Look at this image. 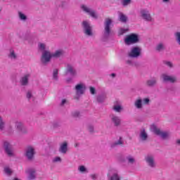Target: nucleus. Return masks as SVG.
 I'll return each mask as SVG.
<instances>
[{
	"instance_id": "49",
	"label": "nucleus",
	"mask_w": 180,
	"mask_h": 180,
	"mask_svg": "<svg viewBox=\"0 0 180 180\" xmlns=\"http://www.w3.org/2000/svg\"><path fill=\"white\" fill-rule=\"evenodd\" d=\"M143 103L144 105H148V103H150V98H143Z\"/></svg>"
},
{
	"instance_id": "42",
	"label": "nucleus",
	"mask_w": 180,
	"mask_h": 180,
	"mask_svg": "<svg viewBox=\"0 0 180 180\" xmlns=\"http://www.w3.org/2000/svg\"><path fill=\"white\" fill-rule=\"evenodd\" d=\"M122 4L123 6H127V5L131 4V0H122Z\"/></svg>"
},
{
	"instance_id": "32",
	"label": "nucleus",
	"mask_w": 180,
	"mask_h": 180,
	"mask_svg": "<svg viewBox=\"0 0 180 180\" xmlns=\"http://www.w3.org/2000/svg\"><path fill=\"white\" fill-rule=\"evenodd\" d=\"M53 79L58 81V69H54L53 71Z\"/></svg>"
},
{
	"instance_id": "5",
	"label": "nucleus",
	"mask_w": 180,
	"mask_h": 180,
	"mask_svg": "<svg viewBox=\"0 0 180 180\" xmlns=\"http://www.w3.org/2000/svg\"><path fill=\"white\" fill-rule=\"evenodd\" d=\"M124 43L127 46H130L131 44H137V43H140V38L139 37V34L132 33L127 36L124 39Z\"/></svg>"
},
{
	"instance_id": "34",
	"label": "nucleus",
	"mask_w": 180,
	"mask_h": 180,
	"mask_svg": "<svg viewBox=\"0 0 180 180\" xmlns=\"http://www.w3.org/2000/svg\"><path fill=\"white\" fill-rule=\"evenodd\" d=\"M5 129V121L2 119V117L0 116V131H4Z\"/></svg>"
},
{
	"instance_id": "29",
	"label": "nucleus",
	"mask_w": 180,
	"mask_h": 180,
	"mask_svg": "<svg viewBox=\"0 0 180 180\" xmlns=\"http://www.w3.org/2000/svg\"><path fill=\"white\" fill-rule=\"evenodd\" d=\"M126 160L128 162V164L133 165L136 162V159L131 155H129L128 156L126 157Z\"/></svg>"
},
{
	"instance_id": "56",
	"label": "nucleus",
	"mask_w": 180,
	"mask_h": 180,
	"mask_svg": "<svg viewBox=\"0 0 180 180\" xmlns=\"http://www.w3.org/2000/svg\"><path fill=\"white\" fill-rule=\"evenodd\" d=\"M122 155H120L119 160H120V161H122V162H124L125 160L124 158L122 159Z\"/></svg>"
},
{
	"instance_id": "30",
	"label": "nucleus",
	"mask_w": 180,
	"mask_h": 180,
	"mask_svg": "<svg viewBox=\"0 0 180 180\" xmlns=\"http://www.w3.org/2000/svg\"><path fill=\"white\" fill-rule=\"evenodd\" d=\"M72 117L77 119V117H81V112L79 110H75L71 112Z\"/></svg>"
},
{
	"instance_id": "39",
	"label": "nucleus",
	"mask_w": 180,
	"mask_h": 180,
	"mask_svg": "<svg viewBox=\"0 0 180 180\" xmlns=\"http://www.w3.org/2000/svg\"><path fill=\"white\" fill-rule=\"evenodd\" d=\"M26 98L28 99V101H30L31 99H33L34 98L33 96V94L32 93V91H28L26 94Z\"/></svg>"
},
{
	"instance_id": "16",
	"label": "nucleus",
	"mask_w": 180,
	"mask_h": 180,
	"mask_svg": "<svg viewBox=\"0 0 180 180\" xmlns=\"http://www.w3.org/2000/svg\"><path fill=\"white\" fill-rule=\"evenodd\" d=\"M111 122L115 127H119V126L122 124V120L120 119V117L115 115H111Z\"/></svg>"
},
{
	"instance_id": "44",
	"label": "nucleus",
	"mask_w": 180,
	"mask_h": 180,
	"mask_svg": "<svg viewBox=\"0 0 180 180\" xmlns=\"http://www.w3.org/2000/svg\"><path fill=\"white\" fill-rule=\"evenodd\" d=\"M52 126H53V129H58V127H61V125L58 122H54L52 124Z\"/></svg>"
},
{
	"instance_id": "61",
	"label": "nucleus",
	"mask_w": 180,
	"mask_h": 180,
	"mask_svg": "<svg viewBox=\"0 0 180 180\" xmlns=\"http://www.w3.org/2000/svg\"><path fill=\"white\" fill-rule=\"evenodd\" d=\"M13 180H20V179H19L18 178L15 177Z\"/></svg>"
},
{
	"instance_id": "3",
	"label": "nucleus",
	"mask_w": 180,
	"mask_h": 180,
	"mask_svg": "<svg viewBox=\"0 0 180 180\" xmlns=\"http://www.w3.org/2000/svg\"><path fill=\"white\" fill-rule=\"evenodd\" d=\"M75 91L76 95L74 96V99L75 101H79L81 96H82V95L85 94V91H86V86L82 83L77 84L75 86Z\"/></svg>"
},
{
	"instance_id": "55",
	"label": "nucleus",
	"mask_w": 180,
	"mask_h": 180,
	"mask_svg": "<svg viewBox=\"0 0 180 180\" xmlns=\"http://www.w3.org/2000/svg\"><path fill=\"white\" fill-rule=\"evenodd\" d=\"M176 144L177 146H180V139H176Z\"/></svg>"
},
{
	"instance_id": "35",
	"label": "nucleus",
	"mask_w": 180,
	"mask_h": 180,
	"mask_svg": "<svg viewBox=\"0 0 180 180\" xmlns=\"http://www.w3.org/2000/svg\"><path fill=\"white\" fill-rule=\"evenodd\" d=\"M25 125L22 122H15V127L18 130V131H20L22 128L24 127Z\"/></svg>"
},
{
	"instance_id": "54",
	"label": "nucleus",
	"mask_w": 180,
	"mask_h": 180,
	"mask_svg": "<svg viewBox=\"0 0 180 180\" xmlns=\"http://www.w3.org/2000/svg\"><path fill=\"white\" fill-rule=\"evenodd\" d=\"M72 81V78H71V77H68L66 79V82L68 84H70Z\"/></svg>"
},
{
	"instance_id": "6",
	"label": "nucleus",
	"mask_w": 180,
	"mask_h": 180,
	"mask_svg": "<svg viewBox=\"0 0 180 180\" xmlns=\"http://www.w3.org/2000/svg\"><path fill=\"white\" fill-rule=\"evenodd\" d=\"M129 58H139L141 56V48L139 46H133L130 51L127 54Z\"/></svg>"
},
{
	"instance_id": "57",
	"label": "nucleus",
	"mask_w": 180,
	"mask_h": 180,
	"mask_svg": "<svg viewBox=\"0 0 180 180\" xmlns=\"http://www.w3.org/2000/svg\"><path fill=\"white\" fill-rule=\"evenodd\" d=\"M54 146H49V150H50V151H53V150H54Z\"/></svg>"
},
{
	"instance_id": "26",
	"label": "nucleus",
	"mask_w": 180,
	"mask_h": 180,
	"mask_svg": "<svg viewBox=\"0 0 180 180\" xmlns=\"http://www.w3.org/2000/svg\"><path fill=\"white\" fill-rule=\"evenodd\" d=\"M117 146H123V140L120 137L118 141H115L110 144V148H116Z\"/></svg>"
},
{
	"instance_id": "51",
	"label": "nucleus",
	"mask_w": 180,
	"mask_h": 180,
	"mask_svg": "<svg viewBox=\"0 0 180 180\" xmlns=\"http://www.w3.org/2000/svg\"><path fill=\"white\" fill-rule=\"evenodd\" d=\"M128 30H126V29H123L122 28L120 30V34H124V33H126V32H127Z\"/></svg>"
},
{
	"instance_id": "41",
	"label": "nucleus",
	"mask_w": 180,
	"mask_h": 180,
	"mask_svg": "<svg viewBox=\"0 0 180 180\" xmlns=\"http://www.w3.org/2000/svg\"><path fill=\"white\" fill-rule=\"evenodd\" d=\"M78 171H79V172H86V167H85V166L84 165H81L78 167Z\"/></svg>"
},
{
	"instance_id": "33",
	"label": "nucleus",
	"mask_w": 180,
	"mask_h": 180,
	"mask_svg": "<svg viewBox=\"0 0 180 180\" xmlns=\"http://www.w3.org/2000/svg\"><path fill=\"white\" fill-rule=\"evenodd\" d=\"M18 16L20 20H22L23 22H26V20H27V16H26V15L23 14L22 12H18Z\"/></svg>"
},
{
	"instance_id": "14",
	"label": "nucleus",
	"mask_w": 180,
	"mask_h": 180,
	"mask_svg": "<svg viewBox=\"0 0 180 180\" xmlns=\"http://www.w3.org/2000/svg\"><path fill=\"white\" fill-rule=\"evenodd\" d=\"M141 16L143 20H146V22H151V20H153L151 14H150V12L147 10L141 11Z\"/></svg>"
},
{
	"instance_id": "43",
	"label": "nucleus",
	"mask_w": 180,
	"mask_h": 180,
	"mask_svg": "<svg viewBox=\"0 0 180 180\" xmlns=\"http://www.w3.org/2000/svg\"><path fill=\"white\" fill-rule=\"evenodd\" d=\"M89 91L91 95H96V89L94 86H90L89 87Z\"/></svg>"
},
{
	"instance_id": "28",
	"label": "nucleus",
	"mask_w": 180,
	"mask_h": 180,
	"mask_svg": "<svg viewBox=\"0 0 180 180\" xmlns=\"http://www.w3.org/2000/svg\"><path fill=\"white\" fill-rule=\"evenodd\" d=\"M107 176L109 180H120V176H119V174L116 173L113 174L112 176H110V174L108 173Z\"/></svg>"
},
{
	"instance_id": "7",
	"label": "nucleus",
	"mask_w": 180,
	"mask_h": 180,
	"mask_svg": "<svg viewBox=\"0 0 180 180\" xmlns=\"http://www.w3.org/2000/svg\"><path fill=\"white\" fill-rule=\"evenodd\" d=\"M36 155V150L33 146H29L25 148V156L28 161H33Z\"/></svg>"
},
{
	"instance_id": "19",
	"label": "nucleus",
	"mask_w": 180,
	"mask_h": 180,
	"mask_svg": "<svg viewBox=\"0 0 180 180\" xmlns=\"http://www.w3.org/2000/svg\"><path fill=\"white\" fill-rule=\"evenodd\" d=\"M58 151L59 153H61V154H67V152L68 151V143L64 141L60 144Z\"/></svg>"
},
{
	"instance_id": "27",
	"label": "nucleus",
	"mask_w": 180,
	"mask_h": 180,
	"mask_svg": "<svg viewBox=\"0 0 180 180\" xmlns=\"http://www.w3.org/2000/svg\"><path fill=\"white\" fill-rule=\"evenodd\" d=\"M134 106L136 109H141L143 108V100L141 98L136 100Z\"/></svg>"
},
{
	"instance_id": "18",
	"label": "nucleus",
	"mask_w": 180,
	"mask_h": 180,
	"mask_svg": "<svg viewBox=\"0 0 180 180\" xmlns=\"http://www.w3.org/2000/svg\"><path fill=\"white\" fill-rule=\"evenodd\" d=\"M139 140L140 141H147V140H148V134L146 131V129H143L140 131Z\"/></svg>"
},
{
	"instance_id": "12",
	"label": "nucleus",
	"mask_w": 180,
	"mask_h": 180,
	"mask_svg": "<svg viewBox=\"0 0 180 180\" xmlns=\"http://www.w3.org/2000/svg\"><path fill=\"white\" fill-rule=\"evenodd\" d=\"M4 151L7 154L8 157H15L13 150H12V145L8 141H5L4 143Z\"/></svg>"
},
{
	"instance_id": "50",
	"label": "nucleus",
	"mask_w": 180,
	"mask_h": 180,
	"mask_svg": "<svg viewBox=\"0 0 180 180\" xmlns=\"http://www.w3.org/2000/svg\"><path fill=\"white\" fill-rule=\"evenodd\" d=\"M66 103H67V99L63 98V99H62V101H61L60 106H64Z\"/></svg>"
},
{
	"instance_id": "22",
	"label": "nucleus",
	"mask_w": 180,
	"mask_h": 180,
	"mask_svg": "<svg viewBox=\"0 0 180 180\" xmlns=\"http://www.w3.org/2000/svg\"><path fill=\"white\" fill-rule=\"evenodd\" d=\"M65 54V52L63 49L56 50L53 53H52V57L54 58H60Z\"/></svg>"
},
{
	"instance_id": "20",
	"label": "nucleus",
	"mask_w": 180,
	"mask_h": 180,
	"mask_svg": "<svg viewBox=\"0 0 180 180\" xmlns=\"http://www.w3.org/2000/svg\"><path fill=\"white\" fill-rule=\"evenodd\" d=\"M29 78H30V74L25 75L20 79V84L22 86H27L29 85Z\"/></svg>"
},
{
	"instance_id": "10",
	"label": "nucleus",
	"mask_w": 180,
	"mask_h": 180,
	"mask_svg": "<svg viewBox=\"0 0 180 180\" xmlns=\"http://www.w3.org/2000/svg\"><path fill=\"white\" fill-rule=\"evenodd\" d=\"M65 74V75H70V77H77V69H75V66L68 63L66 66Z\"/></svg>"
},
{
	"instance_id": "21",
	"label": "nucleus",
	"mask_w": 180,
	"mask_h": 180,
	"mask_svg": "<svg viewBox=\"0 0 180 180\" xmlns=\"http://www.w3.org/2000/svg\"><path fill=\"white\" fill-rule=\"evenodd\" d=\"M25 172L26 174H28L27 179L29 180L36 179V170L34 169H29Z\"/></svg>"
},
{
	"instance_id": "36",
	"label": "nucleus",
	"mask_w": 180,
	"mask_h": 180,
	"mask_svg": "<svg viewBox=\"0 0 180 180\" xmlns=\"http://www.w3.org/2000/svg\"><path fill=\"white\" fill-rule=\"evenodd\" d=\"M113 110L117 112V113H120L123 110V108H122V105H115L113 106Z\"/></svg>"
},
{
	"instance_id": "38",
	"label": "nucleus",
	"mask_w": 180,
	"mask_h": 180,
	"mask_svg": "<svg viewBox=\"0 0 180 180\" xmlns=\"http://www.w3.org/2000/svg\"><path fill=\"white\" fill-rule=\"evenodd\" d=\"M174 37L176 38V41L177 42L179 46H180V32H175L174 33Z\"/></svg>"
},
{
	"instance_id": "58",
	"label": "nucleus",
	"mask_w": 180,
	"mask_h": 180,
	"mask_svg": "<svg viewBox=\"0 0 180 180\" xmlns=\"http://www.w3.org/2000/svg\"><path fill=\"white\" fill-rule=\"evenodd\" d=\"M110 77H112V78H115L116 77V75L115 73H112L110 75Z\"/></svg>"
},
{
	"instance_id": "31",
	"label": "nucleus",
	"mask_w": 180,
	"mask_h": 180,
	"mask_svg": "<svg viewBox=\"0 0 180 180\" xmlns=\"http://www.w3.org/2000/svg\"><path fill=\"white\" fill-rule=\"evenodd\" d=\"M38 49L42 53H44V51H48L47 50H46V45H45V44H43V43H39L38 44Z\"/></svg>"
},
{
	"instance_id": "23",
	"label": "nucleus",
	"mask_w": 180,
	"mask_h": 180,
	"mask_svg": "<svg viewBox=\"0 0 180 180\" xmlns=\"http://www.w3.org/2000/svg\"><path fill=\"white\" fill-rule=\"evenodd\" d=\"M118 19L120 22H122V23H127V20H129L127 15H124L122 12H118Z\"/></svg>"
},
{
	"instance_id": "47",
	"label": "nucleus",
	"mask_w": 180,
	"mask_h": 180,
	"mask_svg": "<svg viewBox=\"0 0 180 180\" xmlns=\"http://www.w3.org/2000/svg\"><path fill=\"white\" fill-rule=\"evenodd\" d=\"M53 162H61V158H60V157H56V158L53 160Z\"/></svg>"
},
{
	"instance_id": "60",
	"label": "nucleus",
	"mask_w": 180,
	"mask_h": 180,
	"mask_svg": "<svg viewBox=\"0 0 180 180\" xmlns=\"http://www.w3.org/2000/svg\"><path fill=\"white\" fill-rule=\"evenodd\" d=\"M79 146V143L75 144V147H78Z\"/></svg>"
},
{
	"instance_id": "45",
	"label": "nucleus",
	"mask_w": 180,
	"mask_h": 180,
	"mask_svg": "<svg viewBox=\"0 0 180 180\" xmlns=\"http://www.w3.org/2000/svg\"><path fill=\"white\" fill-rule=\"evenodd\" d=\"M164 64L167 65V67H169V68H172V67H174V65L170 61H164Z\"/></svg>"
},
{
	"instance_id": "9",
	"label": "nucleus",
	"mask_w": 180,
	"mask_h": 180,
	"mask_svg": "<svg viewBox=\"0 0 180 180\" xmlns=\"http://www.w3.org/2000/svg\"><path fill=\"white\" fill-rule=\"evenodd\" d=\"M81 8L83 12H85V13H87V15H89L93 19H98V13H96V11L89 8L88 6L85 5H82Z\"/></svg>"
},
{
	"instance_id": "15",
	"label": "nucleus",
	"mask_w": 180,
	"mask_h": 180,
	"mask_svg": "<svg viewBox=\"0 0 180 180\" xmlns=\"http://www.w3.org/2000/svg\"><path fill=\"white\" fill-rule=\"evenodd\" d=\"M157 84H158V79L156 77H153L146 80V86L148 88H154L157 86Z\"/></svg>"
},
{
	"instance_id": "24",
	"label": "nucleus",
	"mask_w": 180,
	"mask_h": 180,
	"mask_svg": "<svg viewBox=\"0 0 180 180\" xmlns=\"http://www.w3.org/2000/svg\"><path fill=\"white\" fill-rule=\"evenodd\" d=\"M105 100H106V94H105V93L98 94L96 96V101H97L98 103H103V102H105Z\"/></svg>"
},
{
	"instance_id": "37",
	"label": "nucleus",
	"mask_w": 180,
	"mask_h": 180,
	"mask_svg": "<svg viewBox=\"0 0 180 180\" xmlns=\"http://www.w3.org/2000/svg\"><path fill=\"white\" fill-rule=\"evenodd\" d=\"M8 57L11 60H16V58H18L16 53H15V51H11L10 54L8 55Z\"/></svg>"
},
{
	"instance_id": "8",
	"label": "nucleus",
	"mask_w": 180,
	"mask_h": 180,
	"mask_svg": "<svg viewBox=\"0 0 180 180\" xmlns=\"http://www.w3.org/2000/svg\"><path fill=\"white\" fill-rule=\"evenodd\" d=\"M51 58H53V53L50 51H45L42 52L41 63L43 65H46L48 63L51 61Z\"/></svg>"
},
{
	"instance_id": "62",
	"label": "nucleus",
	"mask_w": 180,
	"mask_h": 180,
	"mask_svg": "<svg viewBox=\"0 0 180 180\" xmlns=\"http://www.w3.org/2000/svg\"><path fill=\"white\" fill-rule=\"evenodd\" d=\"M1 10L0 9V12H1Z\"/></svg>"
},
{
	"instance_id": "1",
	"label": "nucleus",
	"mask_w": 180,
	"mask_h": 180,
	"mask_svg": "<svg viewBox=\"0 0 180 180\" xmlns=\"http://www.w3.org/2000/svg\"><path fill=\"white\" fill-rule=\"evenodd\" d=\"M112 23V19L109 18L105 19L104 30L101 38L102 41H108V40H109V37H110V34L112 33V29L110 28Z\"/></svg>"
},
{
	"instance_id": "17",
	"label": "nucleus",
	"mask_w": 180,
	"mask_h": 180,
	"mask_svg": "<svg viewBox=\"0 0 180 180\" xmlns=\"http://www.w3.org/2000/svg\"><path fill=\"white\" fill-rule=\"evenodd\" d=\"M167 49L165 44L164 42H159L155 47V51L157 53H164V51Z\"/></svg>"
},
{
	"instance_id": "2",
	"label": "nucleus",
	"mask_w": 180,
	"mask_h": 180,
	"mask_svg": "<svg viewBox=\"0 0 180 180\" xmlns=\"http://www.w3.org/2000/svg\"><path fill=\"white\" fill-rule=\"evenodd\" d=\"M150 131L154 133L156 136H159L162 140H168L170 137L169 132L162 131L160 128L157 127L155 124H153L150 127Z\"/></svg>"
},
{
	"instance_id": "11",
	"label": "nucleus",
	"mask_w": 180,
	"mask_h": 180,
	"mask_svg": "<svg viewBox=\"0 0 180 180\" xmlns=\"http://www.w3.org/2000/svg\"><path fill=\"white\" fill-rule=\"evenodd\" d=\"M145 161L150 168H155V167H157L155 159L152 155H148L146 157H145Z\"/></svg>"
},
{
	"instance_id": "46",
	"label": "nucleus",
	"mask_w": 180,
	"mask_h": 180,
	"mask_svg": "<svg viewBox=\"0 0 180 180\" xmlns=\"http://www.w3.org/2000/svg\"><path fill=\"white\" fill-rule=\"evenodd\" d=\"M20 131L22 133V134H27V129H26L25 126L24 127L21 128Z\"/></svg>"
},
{
	"instance_id": "40",
	"label": "nucleus",
	"mask_w": 180,
	"mask_h": 180,
	"mask_svg": "<svg viewBox=\"0 0 180 180\" xmlns=\"http://www.w3.org/2000/svg\"><path fill=\"white\" fill-rule=\"evenodd\" d=\"M87 129H88L89 133H94V131H95V130H94L95 127L92 124H89L87 127Z\"/></svg>"
},
{
	"instance_id": "52",
	"label": "nucleus",
	"mask_w": 180,
	"mask_h": 180,
	"mask_svg": "<svg viewBox=\"0 0 180 180\" xmlns=\"http://www.w3.org/2000/svg\"><path fill=\"white\" fill-rule=\"evenodd\" d=\"M8 134L9 136H12L13 134V129H12V127H10L8 129Z\"/></svg>"
},
{
	"instance_id": "25",
	"label": "nucleus",
	"mask_w": 180,
	"mask_h": 180,
	"mask_svg": "<svg viewBox=\"0 0 180 180\" xmlns=\"http://www.w3.org/2000/svg\"><path fill=\"white\" fill-rule=\"evenodd\" d=\"M3 172L7 176H12V174H13V170H12V169H11L9 166H5L4 167Z\"/></svg>"
},
{
	"instance_id": "4",
	"label": "nucleus",
	"mask_w": 180,
	"mask_h": 180,
	"mask_svg": "<svg viewBox=\"0 0 180 180\" xmlns=\"http://www.w3.org/2000/svg\"><path fill=\"white\" fill-rule=\"evenodd\" d=\"M82 29L84 34L88 37H92L94 36V32L92 31V27L91 23L88 20H83L82 22Z\"/></svg>"
},
{
	"instance_id": "13",
	"label": "nucleus",
	"mask_w": 180,
	"mask_h": 180,
	"mask_svg": "<svg viewBox=\"0 0 180 180\" xmlns=\"http://www.w3.org/2000/svg\"><path fill=\"white\" fill-rule=\"evenodd\" d=\"M163 82H170V84H175L176 82V77L169 76L167 74L162 75Z\"/></svg>"
},
{
	"instance_id": "53",
	"label": "nucleus",
	"mask_w": 180,
	"mask_h": 180,
	"mask_svg": "<svg viewBox=\"0 0 180 180\" xmlns=\"http://www.w3.org/2000/svg\"><path fill=\"white\" fill-rule=\"evenodd\" d=\"M91 178L94 180L98 178V175L96 174H91Z\"/></svg>"
},
{
	"instance_id": "59",
	"label": "nucleus",
	"mask_w": 180,
	"mask_h": 180,
	"mask_svg": "<svg viewBox=\"0 0 180 180\" xmlns=\"http://www.w3.org/2000/svg\"><path fill=\"white\" fill-rule=\"evenodd\" d=\"M162 2H165V3L169 2V0H162Z\"/></svg>"
},
{
	"instance_id": "48",
	"label": "nucleus",
	"mask_w": 180,
	"mask_h": 180,
	"mask_svg": "<svg viewBox=\"0 0 180 180\" xmlns=\"http://www.w3.org/2000/svg\"><path fill=\"white\" fill-rule=\"evenodd\" d=\"M126 64H127L128 65H131L133 66L134 65V63H133V60H127L125 61Z\"/></svg>"
}]
</instances>
